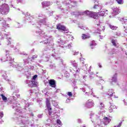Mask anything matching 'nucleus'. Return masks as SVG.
Returning <instances> with one entry per match:
<instances>
[{
	"label": "nucleus",
	"instance_id": "nucleus-8",
	"mask_svg": "<svg viewBox=\"0 0 127 127\" xmlns=\"http://www.w3.org/2000/svg\"><path fill=\"white\" fill-rule=\"evenodd\" d=\"M121 11H120V9L118 7L114 8L113 11L112 12L113 16L115 15H117V14H119Z\"/></svg>",
	"mask_w": 127,
	"mask_h": 127
},
{
	"label": "nucleus",
	"instance_id": "nucleus-4",
	"mask_svg": "<svg viewBox=\"0 0 127 127\" xmlns=\"http://www.w3.org/2000/svg\"><path fill=\"white\" fill-rule=\"evenodd\" d=\"M26 84H28L29 87H36L38 84V82L36 81V80H32L31 81L27 80L26 81Z\"/></svg>",
	"mask_w": 127,
	"mask_h": 127
},
{
	"label": "nucleus",
	"instance_id": "nucleus-26",
	"mask_svg": "<svg viewBox=\"0 0 127 127\" xmlns=\"http://www.w3.org/2000/svg\"><path fill=\"white\" fill-rule=\"evenodd\" d=\"M113 109H116V106L115 105H111L110 107L109 108V112L112 113L113 112Z\"/></svg>",
	"mask_w": 127,
	"mask_h": 127
},
{
	"label": "nucleus",
	"instance_id": "nucleus-45",
	"mask_svg": "<svg viewBox=\"0 0 127 127\" xmlns=\"http://www.w3.org/2000/svg\"><path fill=\"white\" fill-rule=\"evenodd\" d=\"M52 127L51 125H50V124H47L46 125V127Z\"/></svg>",
	"mask_w": 127,
	"mask_h": 127
},
{
	"label": "nucleus",
	"instance_id": "nucleus-48",
	"mask_svg": "<svg viewBox=\"0 0 127 127\" xmlns=\"http://www.w3.org/2000/svg\"><path fill=\"white\" fill-rule=\"evenodd\" d=\"M33 59H34V58H37V55H35L32 57Z\"/></svg>",
	"mask_w": 127,
	"mask_h": 127
},
{
	"label": "nucleus",
	"instance_id": "nucleus-51",
	"mask_svg": "<svg viewBox=\"0 0 127 127\" xmlns=\"http://www.w3.org/2000/svg\"><path fill=\"white\" fill-rule=\"evenodd\" d=\"M100 39H104V36H99Z\"/></svg>",
	"mask_w": 127,
	"mask_h": 127
},
{
	"label": "nucleus",
	"instance_id": "nucleus-3",
	"mask_svg": "<svg viewBox=\"0 0 127 127\" xmlns=\"http://www.w3.org/2000/svg\"><path fill=\"white\" fill-rule=\"evenodd\" d=\"M9 11V7H8V5L6 4H3L0 6V12H1V14H3V15L7 14Z\"/></svg>",
	"mask_w": 127,
	"mask_h": 127
},
{
	"label": "nucleus",
	"instance_id": "nucleus-24",
	"mask_svg": "<svg viewBox=\"0 0 127 127\" xmlns=\"http://www.w3.org/2000/svg\"><path fill=\"white\" fill-rule=\"evenodd\" d=\"M8 36H9V33H8V34L5 35V38H7V39H9L8 42V45H9V44H10V37Z\"/></svg>",
	"mask_w": 127,
	"mask_h": 127
},
{
	"label": "nucleus",
	"instance_id": "nucleus-58",
	"mask_svg": "<svg viewBox=\"0 0 127 127\" xmlns=\"http://www.w3.org/2000/svg\"><path fill=\"white\" fill-rule=\"evenodd\" d=\"M78 123H81V120L78 119Z\"/></svg>",
	"mask_w": 127,
	"mask_h": 127
},
{
	"label": "nucleus",
	"instance_id": "nucleus-23",
	"mask_svg": "<svg viewBox=\"0 0 127 127\" xmlns=\"http://www.w3.org/2000/svg\"><path fill=\"white\" fill-rule=\"evenodd\" d=\"M97 25L99 26H100L101 28H102V30H105V26H104V23L100 22L99 24H97Z\"/></svg>",
	"mask_w": 127,
	"mask_h": 127
},
{
	"label": "nucleus",
	"instance_id": "nucleus-54",
	"mask_svg": "<svg viewBox=\"0 0 127 127\" xmlns=\"http://www.w3.org/2000/svg\"><path fill=\"white\" fill-rule=\"evenodd\" d=\"M69 101H70V99H67L66 100V103H69Z\"/></svg>",
	"mask_w": 127,
	"mask_h": 127
},
{
	"label": "nucleus",
	"instance_id": "nucleus-56",
	"mask_svg": "<svg viewBox=\"0 0 127 127\" xmlns=\"http://www.w3.org/2000/svg\"><path fill=\"white\" fill-rule=\"evenodd\" d=\"M39 118H42V115H38Z\"/></svg>",
	"mask_w": 127,
	"mask_h": 127
},
{
	"label": "nucleus",
	"instance_id": "nucleus-42",
	"mask_svg": "<svg viewBox=\"0 0 127 127\" xmlns=\"http://www.w3.org/2000/svg\"><path fill=\"white\" fill-rule=\"evenodd\" d=\"M24 65H25V64H27V63H28V60L27 59H26L24 61Z\"/></svg>",
	"mask_w": 127,
	"mask_h": 127
},
{
	"label": "nucleus",
	"instance_id": "nucleus-20",
	"mask_svg": "<svg viewBox=\"0 0 127 127\" xmlns=\"http://www.w3.org/2000/svg\"><path fill=\"white\" fill-rule=\"evenodd\" d=\"M90 35H86L85 34H83L81 36L83 39H87V38H90Z\"/></svg>",
	"mask_w": 127,
	"mask_h": 127
},
{
	"label": "nucleus",
	"instance_id": "nucleus-18",
	"mask_svg": "<svg viewBox=\"0 0 127 127\" xmlns=\"http://www.w3.org/2000/svg\"><path fill=\"white\" fill-rule=\"evenodd\" d=\"M12 65H13V67H14L15 68H17V67H20L22 65H21V64H20V63H13V64H12Z\"/></svg>",
	"mask_w": 127,
	"mask_h": 127
},
{
	"label": "nucleus",
	"instance_id": "nucleus-7",
	"mask_svg": "<svg viewBox=\"0 0 127 127\" xmlns=\"http://www.w3.org/2000/svg\"><path fill=\"white\" fill-rule=\"evenodd\" d=\"M8 51H6V61H13L14 59L11 57V56L9 55L8 54Z\"/></svg>",
	"mask_w": 127,
	"mask_h": 127
},
{
	"label": "nucleus",
	"instance_id": "nucleus-33",
	"mask_svg": "<svg viewBox=\"0 0 127 127\" xmlns=\"http://www.w3.org/2000/svg\"><path fill=\"white\" fill-rule=\"evenodd\" d=\"M2 25L3 27H5V28H6V27H8V24H6L5 21L2 22Z\"/></svg>",
	"mask_w": 127,
	"mask_h": 127
},
{
	"label": "nucleus",
	"instance_id": "nucleus-1",
	"mask_svg": "<svg viewBox=\"0 0 127 127\" xmlns=\"http://www.w3.org/2000/svg\"><path fill=\"white\" fill-rule=\"evenodd\" d=\"M95 9H98V12H94L90 11L89 10H86L82 12H73V14L77 15V14H80V15H87L89 17H93L95 19H98L99 16H105L106 14H108V10L103 9V6L102 4L98 3L95 4L93 7Z\"/></svg>",
	"mask_w": 127,
	"mask_h": 127
},
{
	"label": "nucleus",
	"instance_id": "nucleus-21",
	"mask_svg": "<svg viewBox=\"0 0 127 127\" xmlns=\"http://www.w3.org/2000/svg\"><path fill=\"white\" fill-rule=\"evenodd\" d=\"M108 95L109 97H113V95H114V91H113L112 89L109 90L108 92Z\"/></svg>",
	"mask_w": 127,
	"mask_h": 127
},
{
	"label": "nucleus",
	"instance_id": "nucleus-19",
	"mask_svg": "<svg viewBox=\"0 0 127 127\" xmlns=\"http://www.w3.org/2000/svg\"><path fill=\"white\" fill-rule=\"evenodd\" d=\"M112 81H110V82H114L116 83L117 82V73H115L113 76L112 77Z\"/></svg>",
	"mask_w": 127,
	"mask_h": 127
},
{
	"label": "nucleus",
	"instance_id": "nucleus-43",
	"mask_svg": "<svg viewBox=\"0 0 127 127\" xmlns=\"http://www.w3.org/2000/svg\"><path fill=\"white\" fill-rule=\"evenodd\" d=\"M73 55H78V54H79V52H74L72 53Z\"/></svg>",
	"mask_w": 127,
	"mask_h": 127
},
{
	"label": "nucleus",
	"instance_id": "nucleus-60",
	"mask_svg": "<svg viewBox=\"0 0 127 127\" xmlns=\"http://www.w3.org/2000/svg\"><path fill=\"white\" fill-rule=\"evenodd\" d=\"M1 90H2V88L0 86V91H1Z\"/></svg>",
	"mask_w": 127,
	"mask_h": 127
},
{
	"label": "nucleus",
	"instance_id": "nucleus-5",
	"mask_svg": "<svg viewBox=\"0 0 127 127\" xmlns=\"http://www.w3.org/2000/svg\"><path fill=\"white\" fill-rule=\"evenodd\" d=\"M84 106L86 108H90L94 107L95 104L94 103V102H93V100L89 99L85 103Z\"/></svg>",
	"mask_w": 127,
	"mask_h": 127
},
{
	"label": "nucleus",
	"instance_id": "nucleus-46",
	"mask_svg": "<svg viewBox=\"0 0 127 127\" xmlns=\"http://www.w3.org/2000/svg\"><path fill=\"white\" fill-rule=\"evenodd\" d=\"M99 79H100V80H101V81H103V83H105V80H104V79H103L102 77H99Z\"/></svg>",
	"mask_w": 127,
	"mask_h": 127
},
{
	"label": "nucleus",
	"instance_id": "nucleus-32",
	"mask_svg": "<svg viewBox=\"0 0 127 127\" xmlns=\"http://www.w3.org/2000/svg\"><path fill=\"white\" fill-rule=\"evenodd\" d=\"M14 95H13V100H16V98H19L20 96L19 95H16V93H15Z\"/></svg>",
	"mask_w": 127,
	"mask_h": 127
},
{
	"label": "nucleus",
	"instance_id": "nucleus-34",
	"mask_svg": "<svg viewBox=\"0 0 127 127\" xmlns=\"http://www.w3.org/2000/svg\"><path fill=\"white\" fill-rule=\"evenodd\" d=\"M1 62H5L6 61V58L5 57H2L0 58Z\"/></svg>",
	"mask_w": 127,
	"mask_h": 127
},
{
	"label": "nucleus",
	"instance_id": "nucleus-38",
	"mask_svg": "<svg viewBox=\"0 0 127 127\" xmlns=\"http://www.w3.org/2000/svg\"><path fill=\"white\" fill-rule=\"evenodd\" d=\"M3 117V113L2 112V111H1L0 110V119H1V118H2Z\"/></svg>",
	"mask_w": 127,
	"mask_h": 127
},
{
	"label": "nucleus",
	"instance_id": "nucleus-30",
	"mask_svg": "<svg viewBox=\"0 0 127 127\" xmlns=\"http://www.w3.org/2000/svg\"><path fill=\"white\" fill-rule=\"evenodd\" d=\"M111 43L114 46H117V41L116 40L112 39L111 40Z\"/></svg>",
	"mask_w": 127,
	"mask_h": 127
},
{
	"label": "nucleus",
	"instance_id": "nucleus-31",
	"mask_svg": "<svg viewBox=\"0 0 127 127\" xmlns=\"http://www.w3.org/2000/svg\"><path fill=\"white\" fill-rule=\"evenodd\" d=\"M118 4H124V0H116Z\"/></svg>",
	"mask_w": 127,
	"mask_h": 127
},
{
	"label": "nucleus",
	"instance_id": "nucleus-36",
	"mask_svg": "<svg viewBox=\"0 0 127 127\" xmlns=\"http://www.w3.org/2000/svg\"><path fill=\"white\" fill-rule=\"evenodd\" d=\"M78 27H79V28H81V29H83V30H85V29H86V27H84L83 25H79L78 26Z\"/></svg>",
	"mask_w": 127,
	"mask_h": 127
},
{
	"label": "nucleus",
	"instance_id": "nucleus-61",
	"mask_svg": "<svg viewBox=\"0 0 127 127\" xmlns=\"http://www.w3.org/2000/svg\"><path fill=\"white\" fill-rule=\"evenodd\" d=\"M92 123H95V120H91Z\"/></svg>",
	"mask_w": 127,
	"mask_h": 127
},
{
	"label": "nucleus",
	"instance_id": "nucleus-35",
	"mask_svg": "<svg viewBox=\"0 0 127 127\" xmlns=\"http://www.w3.org/2000/svg\"><path fill=\"white\" fill-rule=\"evenodd\" d=\"M99 117L100 116H97L96 115H94L93 116H91L90 119H96V118H99Z\"/></svg>",
	"mask_w": 127,
	"mask_h": 127
},
{
	"label": "nucleus",
	"instance_id": "nucleus-16",
	"mask_svg": "<svg viewBox=\"0 0 127 127\" xmlns=\"http://www.w3.org/2000/svg\"><path fill=\"white\" fill-rule=\"evenodd\" d=\"M42 4L43 5V7H44V8L45 7L49 6V5H50V3L49 2L45 1V2H43L42 3Z\"/></svg>",
	"mask_w": 127,
	"mask_h": 127
},
{
	"label": "nucleus",
	"instance_id": "nucleus-14",
	"mask_svg": "<svg viewBox=\"0 0 127 127\" xmlns=\"http://www.w3.org/2000/svg\"><path fill=\"white\" fill-rule=\"evenodd\" d=\"M118 19L122 22L123 24H127V19L124 18H118Z\"/></svg>",
	"mask_w": 127,
	"mask_h": 127
},
{
	"label": "nucleus",
	"instance_id": "nucleus-59",
	"mask_svg": "<svg viewBox=\"0 0 127 127\" xmlns=\"http://www.w3.org/2000/svg\"><path fill=\"white\" fill-rule=\"evenodd\" d=\"M80 61L82 62V63H84V61H82V59H80Z\"/></svg>",
	"mask_w": 127,
	"mask_h": 127
},
{
	"label": "nucleus",
	"instance_id": "nucleus-13",
	"mask_svg": "<svg viewBox=\"0 0 127 127\" xmlns=\"http://www.w3.org/2000/svg\"><path fill=\"white\" fill-rule=\"evenodd\" d=\"M67 1H69L68 3H71V5H72V6H76V5L77 4V1L73 0H67Z\"/></svg>",
	"mask_w": 127,
	"mask_h": 127
},
{
	"label": "nucleus",
	"instance_id": "nucleus-64",
	"mask_svg": "<svg viewBox=\"0 0 127 127\" xmlns=\"http://www.w3.org/2000/svg\"><path fill=\"white\" fill-rule=\"evenodd\" d=\"M52 56H53V57H54L55 56V55L54 54H53Z\"/></svg>",
	"mask_w": 127,
	"mask_h": 127
},
{
	"label": "nucleus",
	"instance_id": "nucleus-47",
	"mask_svg": "<svg viewBox=\"0 0 127 127\" xmlns=\"http://www.w3.org/2000/svg\"><path fill=\"white\" fill-rule=\"evenodd\" d=\"M68 48H70L71 47H72V45H71V44H69L67 47Z\"/></svg>",
	"mask_w": 127,
	"mask_h": 127
},
{
	"label": "nucleus",
	"instance_id": "nucleus-2",
	"mask_svg": "<svg viewBox=\"0 0 127 127\" xmlns=\"http://www.w3.org/2000/svg\"><path fill=\"white\" fill-rule=\"evenodd\" d=\"M111 119L108 117H104L103 118V122H102L101 120H98L97 125L95 127H104L103 125L107 126L108 124H110Z\"/></svg>",
	"mask_w": 127,
	"mask_h": 127
},
{
	"label": "nucleus",
	"instance_id": "nucleus-9",
	"mask_svg": "<svg viewBox=\"0 0 127 127\" xmlns=\"http://www.w3.org/2000/svg\"><path fill=\"white\" fill-rule=\"evenodd\" d=\"M99 108L101 109L100 115H101V114H104V113H105V111L104 110H105V105H104L103 103L100 102L99 105Z\"/></svg>",
	"mask_w": 127,
	"mask_h": 127
},
{
	"label": "nucleus",
	"instance_id": "nucleus-22",
	"mask_svg": "<svg viewBox=\"0 0 127 127\" xmlns=\"http://www.w3.org/2000/svg\"><path fill=\"white\" fill-rule=\"evenodd\" d=\"M0 96L3 102H4L5 103H6V102H7V98H6V97H5V96H4L3 94H1Z\"/></svg>",
	"mask_w": 127,
	"mask_h": 127
},
{
	"label": "nucleus",
	"instance_id": "nucleus-28",
	"mask_svg": "<svg viewBox=\"0 0 127 127\" xmlns=\"http://www.w3.org/2000/svg\"><path fill=\"white\" fill-rule=\"evenodd\" d=\"M109 27L113 30H116L118 28L116 26H115L113 25H109Z\"/></svg>",
	"mask_w": 127,
	"mask_h": 127
},
{
	"label": "nucleus",
	"instance_id": "nucleus-57",
	"mask_svg": "<svg viewBox=\"0 0 127 127\" xmlns=\"http://www.w3.org/2000/svg\"><path fill=\"white\" fill-rule=\"evenodd\" d=\"M14 106H13V107H12V109H14V108H15V107H16V105H14Z\"/></svg>",
	"mask_w": 127,
	"mask_h": 127
},
{
	"label": "nucleus",
	"instance_id": "nucleus-55",
	"mask_svg": "<svg viewBox=\"0 0 127 127\" xmlns=\"http://www.w3.org/2000/svg\"><path fill=\"white\" fill-rule=\"evenodd\" d=\"M116 34H117V35H118V36H120V35H121V33H117Z\"/></svg>",
	"mask_w": 127,
	"mask_h": 127
},
{
	"label": "nucleus",
	"instance_id": "nucleus-6",
	"mask_svg": "<svg viewBox=\"0 0 127 127\" xmlns=\"http://www.w3.org/2000/svg\"><path fill=\"white\" fill-rule=\"evenodd\" d=\"M57 29H59V30H63L64 31V33H68L69 32V30L66 28L65 26L64 25H62L61 24H59L57 26Z\"/></svg>",
	"mask_w": 127,
	"mask_h": 127
},
{
	"label": "nucleus",
	"instance_id": "nucleus-63",
	"mask_svg": "<svg viewBox=\"0 0 127 127\" xmlns=\"http://www.w3.org/2000/svg\"><path fill=\"white\" fill-rule=\"evenodd\" d=\"M45 43L46 44H47V43H48V42H45Z\"/></svg>",
	"mask_w": 127,
	"mask_h": 127
},
{
	"label": "nucleus",
	"instance_id": "nucleus-49",
	"mask_svg": "<svg viewBox=\"0 0 127 127\" xmlns=\"http://www.w3.org/2000/svg\"><path fill=\"white\" fill-rule=\"evenodd\" d=\"M124 28H125V31L126 33H127V26L126 27H124Z\"/></svg>",
	"mask_w": 127,
	"mask_h": 127
},
{
	"label": "nucleus",
	"instance_id": "nucleus-27",
	"mask_svg": "<svg viewBox=\"0 0 127 127\" xmlns=\"http://www.w3.org/2000/svg\"><path fill=\"white\" fill-rule=\"evenodd\" d=\"M8 81H9V84H11V83L13 84V85H11V89H15V86H14V83H13V81L9 80H8Z\"/></svg>",
	"mask_w": 127,
	"mask_h": 127
},
{
	"label": "nucleus",
	"instance_id": "nucleus-41",
	"mask_svg": "<svg viewBox=\"0 0 127 127\" xmlns=\"http://www.w3.org/2000/svg\"><path fill=\"white\" fill-rule=\"evenodd\" d=\"M67 95H68L69 97H72V92H67Z\"/></svg>",
	"mask_w": 127,
	"mask_h": 127
},
{
	"label": "nucleus",
	"instance_id": "nucleus-12",
	"mask_svg": "<svg viewBox=\"0 0 127 127\" xmlns=\"http://www.w3.org/2000/svg\"><path fill=\"white\" fill-rule=\"evenodd\" d=\"M89 91H91L90 92V95H92L93 97H96V96H95V95H94V93H93V92L92 91H93L92 89H91L90 88V87H88L87 89L86 90H85L86 91V94H88L89 93Z\"/></svg>",
	"mask_w": 127,
	"mask_h": 127
},
{
	"label": "nucleus",
	"instance_id": "nucleus-11",
	"mask_svg": "<svg viewBox=\"0 0 127 127\" xmlns=\"http://www.w3.org/2000/svg\"><path fill=\"white\" fill-rule=\"evenodd\" d=\"M46 106H47L48 110L49 111V115H51V113L50 112V111H51L52 108L50 106V102H49V100H48V99H47Z\"/></svg>",
	"mask_w": 127,
	"mask_h": 127
},
{
	"label": "nucleus",
	"instance_id": "nucleus-15",
	"mask_svg": "<svg viewBox=\"0 0 127 127\" xmlns=\"http://www.w3.org/2000/svg\"><path fill=\"white\" fill-rule=\"evenodd\" d=\"M1 74H2V77L4 78L5 80H6V78H7V75H6V72L5 71L1 70Z\"/></svg>",
	"mask_w": 127,
	"mask_h": 127
},
{
	"label": "nucleus",
	"instance_id": "nucleus-25",
	"mask_svg": "<svg viewBox=\"0 0 127 127\" xmlns=\"http://www.w3.org/2000/svg\"><path fill=\"white\" fill-rule=\"evenodd\" d=\"M67 42H68V41H65V40H61L60 41H59V43L62 44V45L67 43Z\"/></svg>",
	"mask_w": 127,
	"mask_h": 127
},
{
	"label": "nucleus",
	"instance_id": "nucleus-10",
	"mask_svg": "<svg viewBox=\"0 0 127 127\" xmlns=\"http://www.w3.org/2000/svg\"><path fill=\"white\" fill-rule=\"evenodd\" d=\"M49 84L51 87H52V88H55V87H56V83H55V80L54 79L49 80Z\"/></svg>",
	"mask_w": 127,
	"mask_h": 127
},
{
	"label": "nucleus",
	"instance_id": "nucleus-29",
	"mask_svg": "<svg viewBox=\"0 0 127 127\" xmlns=\"http://www.w3.org/2000/svg\"><path fill=\"white\" fill-rule=\"evenodd\" d=\"M95 46H96V43H95V41H93L90 44V47L93 49Z\"/></svg>",
	"mask_w": 127,
	"mask_h": 127
},
{
	"label": "nucleus",
	"instance_id": "nucleus-53",
	"mask_svg": "<svg viewBox=\"0 0 127 127\" xmlns=\"http://www.w3.org/2000/svg\"><path fill=\"white\" fill-rule=\"evenodd\" d=\"M18 120L19 121V122H21V123H22V121H21V119H20L19 118H18Z\"/></svg>",
	"mask_w": 127,
	"mask_h": 127
},
{
	"label": "nucleus",
	"instance_id": "nucleus-17",
	"mask_svg": "<svg viewBox=\"0 0 127 127\" xmlns=\"http://www.w3.org/2000/svg\"><path fill=\"white\" fill-rule=\"evenodd\" d=\"M71 64L72 65V66L75 68V69H77V67L78 66V64L76 63V61H71Z\"/></svg>",
	"mask_w": 127,
	"mask_h": 127
},
{
	"label": "nucleus",
	"instance_id": "nucleus-62",
	"mask_svg": "<svg viewBox=\"0 0 127 127\" xmlns=\"http://www.w3.org/2000/svg\"><path fill=\"white\" fill-rule=\"evenodd\" d=\"M67 77H69V76H70V74H69V73H67Z\"/></svg>",
	"mask_w": 127,
	"mask_h": 127
},
{
	"label": "nucleus",
	"instance_id": "nucleus-50",
	"mask_svg": "<svg viewBox=\"0 0 127 127\" xmlns=\"http://www.w3.org/2000/svg\"><path fill=\"white\" fill-rule=\"evenodd\" d=\"M97 3L99 2V0H94V3Z\"/></svg>",
	"mask_w": 127,
	"mask_h": 127
},
{
	"label": "nucleus",
	"instance_id": "nucleus-52",
	"mask_svg": "<svg viewBox=\"0 0 127 127\" xmlns=\"http://www.w3.org/2000/svg\"><path fill=\"white\" fill-rule=\"evenodd\" d=\"M68 38H70V39H71V40H73V37L72 36H70L68 37Z\"/></svg>",
	"mask_w": 127,
	"mask_h": 127
},
{
	"label": "nucleus",
	"instance_id": "nucleus-39",
	"mask_svg": "<svg viewBox=\"0 0 127 127\" xmlns=\"http://www.w3.org/2000/svg\"><path fill=\"white\" fill-rule=\"evenodd\" d=\"M46 22L45 21V20L41 19V20H40V23H43V24H45Z\"/></svg>",
	"mask_w": 127,
	"mask_h": 127
},
{
	"label": "nucleus",
	"instance_id": "nucleus-40",
	"mask_svg": "<svg viewBox=\"0 0 127 127\" xmlns=\"http://www.w3.org/2000/svg\"><path fill=\"white\" fill-rule=\"evenodd\" d=\"M36 78H37V75H35L33 76V79H32V80H36Z\"/></svg>",
	"mask_w": 127,
	"mask_h": 127
},
{
	"label": "nucleus",
	"instance_id": "nucleus-37",
	"mask_svg": "<svg viewBox=\"0 0 127 127\" xmlns=\"http://www.w3.org/2000/svg\"><path fill=\"white\" fill-rule=\"evenodd\" d=\"M57 123V124H58V125H60V126H62V122H61V121H60V120H58Z\"/></svg>",
	"mask_w": 127,
	"mask_h": 127
},
{
	"label": "nucleus",
	"instance_id": "nucleus-44",
	"mask_svg": "<svg viewBox=\"0 0 127 127\" xmlns=\"http://www.w3.org/2000/svg\"><path fill=\"white\" fill-rule=\"evenodd\" d=\"M17 2H21V3H23V0H17Z\"/></svg>",
	"mask_w": 127,
	"mask_h": 127
}]
</instances>
